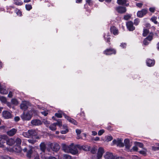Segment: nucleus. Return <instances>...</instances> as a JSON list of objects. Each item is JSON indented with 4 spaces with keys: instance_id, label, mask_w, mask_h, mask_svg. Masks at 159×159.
<instances>
[{
    "instance_id": "obj_43",
    "label": "nucleus",
    "mask_w": 159,
    "mask_h": 159,
    "mask_svg": "<svg viewBox=\"0 0 159 159\" xmlns=\"http://www.w3.org/2000/svg\"><path fill=\"white\" fill-rule=\"evenodd\" d=\"M0 139L7 141L8 139V137L5 135H0Z\"/></svg>"
},
{
    "instance_id": "obj_42",
    "label": "nucleus",
    "mask_w": 159,
    "mask_h": 159,
    "mask_svg": "<svg viewBox=\"0 0 159 159\" xmlns=\"http://www.w3.org/2000/svg\"><path fill=\"white\" fill-rule=\"evenodd\" d=\"M16 14L18 16H22V12L20 10L16 8Z\"/></svg>"
},
{
    "instance_id": "obj_18",
    "label": "nucleus",
    "mask_w": 159,
    "mask_h": 159,
    "mask_svg": "<svg viewBox=\"0 0 159 159\" xmlns=\"http://www.w3.org/2000/svg\"><path fill=\"white\" fill-rule=\"evenodd\" d=\"M31 123L32 125H40L42 124L41 121L39 119L32 120L31 121Z\"/></svg>"
},
{
    "instance_id": "obj_52",
    "label": "nucleus",
    "mask_w": 159,
    "mask_h": 159,
    "mask_svg": "<svg viewBox=\"0 0 159 159\" xmlns=\"http://www.w3.org/2000/svg\"><path fill=\"white\" fill-rule=\"evenodd\" d=\"M150 43V42L145 39L143 42V43L145 45H148Z\"/></svg>"
},
{
    "instance_id": "obj_50",
    "label": "nucleus",
    "mask_w": 159,
    "mask_h": 159,
    "mask_svg": "<svg viewBox=\"0 0 159 159\" xmlns=\"http://www.w3.org/2000/svg\"><path fill=\"white\" fill-rule=\"evenodd\" d=\"M113 139V137L111 136H108L107 138V141H110Z\"/></svg>"
},
{
    "instance_id": "obj_17",
    "label": "nucleus",
    "mask_w": 159,
    "mask_h": 159,
    "mask_svg": "<svg viewBox=\"0 0 159 159\" xmlns=\"http://www.w3.org/2000/svg\"><path fill=\"white\" fill-rule=\"evenodd\" d=\"M68 153H70L72 154L75 155L78 154V151L77 149L75 147L73 148H72L71 147Z\"/></svg>"
},
{
    "instance_id": "obj_3",
    "label": "nucleus",
    "mask_w": 159,
    "mask_h": 159,
    "mask_svg": "<svg viewBox=\"0 0 159 159\" xmlns=\"http://www.w3.org/2000/svg\"><path fill=\"white\" fill-rule=\"evenodd\" d=\"M64 114H66L61 111H58L55 114V116H53L52 119L54 120H57L56 117L58 118H61L63 116L64 117Z\"/></svg>"
},
{
    "instance_id": "obj_23",
    "label": "nucleus",
    "mask_w": 159,
    "mask_h": 159,
    "mask_svg": "<svg viewBox=\"0 0 159 159\" xmlns=\"http://www.w3.org/2000/svg\"><path fill=\"white\" fill-rule=\"evenodd\" d=\"M148 12V10L146 9H143L140 11V17H142L145 15Z\"/></svg>"
},
{
    "instance_id": "obj_16",
    "label": "nucleus",
    "mask_w": 159,
    "mask_h": 159,
    "mask_svg": "<svg viewBox=\"0 0 159 159\" xmlns=\"http://www.w3.org/2000/svg\"><path fill=\"white\" fill-rule=\"evenodd\" d=\"M155 63V61L153 60L148 59L146 60V64L147 66H152L154 65Z\"/></svg>"
},
{
    "instance_id": "obj_62",
    "label": "nucleus",
    "mask_w": 159,
    "mask_h": 159,
    "mask_svg": "<svg viewBox=\"0 0 159 159\" xmlns=\"http://www.w3.org/2000/svg\"><path fill=\"white\" fill-rule=\"evenodd\" d=\"M41 114L45 116H46L48 114V112L46 111H43L41 112Z\"/></svg>"
},
{
    "instance_id": "obj_37",
    "label": "nucleus",
    "mask_w": 159,
    "mask_h": 159,
    "mask_svg": "<svg viewBox=\"0 0 159 159\" xmlns=\"http://www.w3.org/2000/svg\"><path fill=\"white\" fill-rule=\"evenodd\" d=\"M153 36V33H151L150 35H149L146 38V39H147L150 42L152 39Z\"/></svg>"
},
{
    "instance_id": "obj_9",
    "label": "nucleus",
    "mask_w": 159,
    "mask_h": 159,
    "mask_svg": "<svg viewBox=\"0 0 159 159\" xmlns=\"http://www.w3.org/2000/svg\"><path fill=\"white\" fill-rule=\"evenodd\" d=\"M15 143H16V145H17V148H18V150L17 151V152H21V149L20 148V145L21 143V139L19 138H17L15 140Z\"/></svg>"
},
{
    "instance_id": "obj_33",
    "label": "nucleus",
    "mask_w": 159,
    "mask_h": 159,
    "mask_svg": "<svg viewBox=\"0 0 159 159\" xmlns=\"http://www.w3.org/2000/svg\"><path fill=\"white\" fill-rule=\"evenodd\" d=\"M22 135L25 137L27 138H30V135L29 133V130L27 132H23Z\"/></svg>"
},
{
    "instance_id": "obj_14",
    "label": "nucleus",
    "mask_w": 159,
    "mask_h": 159,
    "mask_svg": "<svg viewBox=\"0 0 159 159\" xmlns=\"http://www.w3.org/2000/svg\"><path fill=\"white\" fill-rule=\"evenodd\" d=\"M104 152V149L100 147L98 148V153L97 154V157L98 159H100L102 156Z\"/></svg>"
},
{
    "instance_id": "obj_32",
    "label": "nucleus",
    "mask_w": 159,
    "mask_h": 159,
    "mask_svg": "<svg viewBox=\"0 0 159 159\" xmlns=\"http://www.w3.org/2000/svg\"><path fill=\"white\" fill-rule=\"evenodd\" d=\"M117 145L119 146L120 147H123L124 146V144L122 143L121 140L120 139H119L117 140Z\"/></svg>"
},
{
    "instance_id": "obj_28",
    "label": "nucleus",
    "mask_w": 159,
    "mask_h": 159,
    "mask_svg": "<svg viewBox=\"0 0 159 159\" xmlns=\"http://www.w3.org/2000/svg\"><path fill=\"white\" fill-rule=\"evenodd\" d=\"M127 2V0H117V3L119 5H125Z\"/></svg>"
},
{
    "instance_id": "obj_51",
    "label": "nucleus",
    "mask_w": 159,
    "mask_h": 159,
    "mask_svg": "<svg viewBox=\"0 0 159 159\" xmlns=\"http://www.w3.org/2000/svg\"><path fill=\"white\" fill-rule=\"evenodd\" d=\"M104 132V130L103 129H101L98 131V134L99 135L101 136L102 135Z\"/></svg>"
},
{
    "instance_id": "obj_5",
    "label": "nucleus",
    "mask_w": 159,
    "mask_h": 159,
    "mask_svg": "<svg viewBox=\"0 0 159 159\" xmlns=\"http://www.w3.org/2000/svg\"><path fill=\"white\" fill-rule=\"evenodd\" d=\"M76 147L79 149L83 150L85 151H88L90 150V147L88 145H80L79 144H77L76 145Z\"/></svg>"
},
{
    "instance_id": "obj_24",
    "label": "nucleus",
    "mask_w": 159,
    "mask_h": 159,
    "mask_svg": "<svg viewBox=\"0 0 159 159\" xmlns=\"http://www.w3.org/2000/svg\"><path fill=\"white\" fill-rule=\"evenodd\" d=\"M106 34H104L103 37L105 41L109 45H110L111 44V38L110 37H109L110 35H107V38H106Z\"/></svg>"
},
{
    "instance_id": "obj_11",
    "label": "nucleus",
    "mask_w": 159,
    "mask_h": 159,
    "mask_svg": "<svg viewBox=\"0 0 159 159\" xmlns=\"http://www.w3.org/2000/svg\"><path fill=\"white\" fill-rule=\"evenodd\" d=\"M64 117L70 123L75 125H77V122L76 120L68 116L66 114H64Z\"/></svg>"
},
{
    "instance_id": "obj_57",
    "label": "nucleus",
    "mask_w": 159,
    "mask_h": 159,
    "mask_svg": "<svg viewBox=\"0 0 159 159\" xmlns=\"http://www.w3.org/2000/svg\"><path fill=\"white\" fill-rule=\"evenodd\" d=\"M134 24L135 25H137L139 24V19L138 18L134 20Z\"/></svg>"
},
{
    "instance_id": "obj_35",
    "label": "nucleus",
    "mask_w": 159,
    "mask_h": 159,
    "mask_svg": "<svg viewBox=\"0 0 159 159\" xmlns=\"http://www.w3.org/2000/svg\"><path fill=\"white\" fill-rule=\"evenodd\" d=\"M157 17L156 16H152L150 20L153 22L155 24H157Z\"/></svg>"
},
{
    "instance_id": "obj_39",
    "label": "nucleus",
    "mask_w": 159,
    "mask_h": 159,
    "mask_svg": "<svg viewBox=\"0 0 159 159\" xmlns=\"http://www.w3.org/2000/svg\"><path fill=\"white\" fill-rule=\"evenodd\" d=\"M0 100L2 103H5L7 101V99L6 97L3 96L0 97Z\"/></svg>"
},
{
    "instance_id": "obj_49",
    "label": "nucleus",
    "mask_w": 159,
    "mask_h": 159,
    "mask_svg": "<svg viewBox=\"0 0 159 159\" xmlns=\"http://www.w3.org/2000/svg\"><path fill=\"white\" fill-rule=\"evenodd\" d=\"M155 9L156 8L154 7H151L149 8V11L153 13L154 12Z\"/></svg>"
},
{
    "instance_id": "obj_2",
    "label": "nucleus",
    "mask_w": 159,
    "mask_h": 159,
    "mask_svg": "<svg viewBox=\"0 0 159 159\" xmlns=\"http://www.w3.org/2000/svg\"><path fill=\"white\" fill-rule=\"evenodd\" d=\"M32 117V115L31 114V113L30 112L25 113V112L21 115V117L23 120H29L31 119Z\"/></svg>"
},
{
    "instance_id": "obj_46",
    "label": "nucleus",
    "mask_w": 159,
    "mask_h": 159,
    "mask_svg": "<svg viewBox=\"0 0 159 159\" xmlns=\"http://www.w3.org/2000/svg\"><path fill=\"white\" fill-rule=\"evenodd\" d=\"M149 33V31L147 29H145L143 30V35L144 36H146Z\"/></svg>"
},
{
    "instance_id": "obj_36",
    "label": "nucleus",
    "mask_w": 159,
    "mask_h": 159,
    "mask_svg": "<svg viewBox=\"0 0 159 159\" xmlns=\"http://www.w3.org/2000/svg\"><path fill=\"white\" fill-rule=\"evenodd\" d=\"M131 15L128 14L127 15H124L123 17V19L125 20H128L131 18Z\"/></svg>"
},
{
    "instance_id": "obj_31",
    "label": "nucleus",
    "mask_w": 159,
    "mask_h": 159,
    "mask_svg": "<svg viewBox=\"0 0 159 159\" xmlns=\"http://www.w3.org/2000/svg\"><path fill=\"white\" fill-rule=\"evenodd\" d=\"M63 127L65 129L66 128V129L65 130H62L61 131V133L62 134H66L67 133L69 130L68 129H67V127L66 125H63Z\"/></svg>"
},
{
    "instance_id": "obj_38",
    "label": "nucleus",
    "mask_w": 159,
    "mask_h": 159,
    "mask_svg": "<svg viewBox=\"0 0 159 159\" xmlns=\"http://www.w3.org/2000/svg\"><path fill=\"white\" fill-rule=\"evenodd\" d=\"M25 7L26 8V9L28 11H30V10H31L32 8V5L30 4H26L25 5Z\"/></svg>"
},
{
    "instance_id": "obj_45",
    "label": "nucleus",
    "mask_w": 159,
    "mask_h": 159,
    "mask_svg": "<svg viewBox=\"0 0 159 159\" xmlns=\"http://www.w3.org/2000/svg\"><path fill=\"white\" fill-rule=\"evenodd\" d=\"M64 159H72L71 156L67 154H64L63 156Z\"/></svg>"
},
{
    "instance_id": "obj_54",
    "label": "nucleus",
    "mask_w": 159,
    "mask_h": 159,
    "mask_svg": "<svg viewBox=\"0 0 159 159\" xmlns=\"http://www.w3.org/2000/svg\"><path fill=\"white\" fill-rule=\"evenodd\" d=\"M2 159H14L8 156H5L2 157Z\"/></svg>"
},
{
    "instance_id": "obj_53",
    "label": "nucleus",
    "mask_w": 159,
    "mask_h": 159,
    "mask_svg": "<svg viewBox=\"0 0 159 159\" xmlns=\"http://www.w3.org/2000/svg\"><path fill=\"white\" fill-rule=\"evenodd\" d=\"M44 159H57L55 157L53 156H49L48 157H44Z\"/></svg>"
},
{
    "instance_id": "obj_55",
    "label": "nucleus",
    "mask_w": 159,
    "mask_h": 159,
    "mask_svg": "<svg viewBox=\"0 0 159 159\" xmlns=\"http://www.w3.org/2000/svg\"><path fill=\"white\" fill-rule=\"evenodd\" d=\"M28 141L29 143L32 144H34L36 142L35 140L31 139H29L28 140Z\"/></svg>"
},
{
    "instance_id": "obj_6",
    "label": "nucleus",
    "mask_w": 159,
    "mask_h": 159,
    "mask_svg": "<svg viewBox=\"0 0 159 159\" xmlns=\"http://www.w3.org/2000/svg\"><path fill=\"white\" fill-rule=\"evenodd\" d=\"M30 138H34L36 139H39V137L37 136L38 133L34 129L29 130Z\"/></svg>"
},
{
    "instance_id": "obj_22",
    "label": "nucleus",
    "mask_w": 159,
    "mask_h": 159,
    "mask_svg": "<svg viewBox=\"0 0 159 159\" xmlns=\"http://www.w3.org/2000/svg\"><path fill=\"white\" fill-rule=\"evenodd\" d=\"M39 147L41 150L43 152H45L46 149V146L45 143H41L40 144Z\"/></svg>"
},
{
    "instance_id": "obj_58",
    "label": "nucleus",
    "mask_w": 159,
    "mask_h": 159,
    "mask_svg": "<svg viewBox=\"0 0 159 159\" xmlns=\"http://www.w3.org/2000/svg\"><path fill=\"white\" fill-rule=\"evenodd\" d=\"M158 147H156L155 146H152V149L154 151H156L159 149V146Z\"/></svg>"
},
{
    "instance_id": "obj_27",
    "label": "nucleus",
    "mask_w": 159,
    "mask_h": 159,
    "mask_svg": "<svg viewBox=\"0 0 159 159\" xmlns=\"http://www.w3.org/2000/svg\"><path fill=\"white\" fill-rule=\"evenodd\" d=\"M57 122L56 123H54L56 126H58L60 128H61L62 126V123L61 120L58 119L56 120Z\"/></svg>"
},
{
    "instance_id": "obj_4",
    "label": "nucleus",
    "mask_w": 159,
    "mask_h": 159,
    "mask_svg": "<svg viewBox=\"0 0 159 159\" xmlns=\"http://www.w3.org/2000/svg\"><path fill=\"white\" fill-rule=\"evenodd\" d=\"M126 25L127 29L129 31H133L135 29V27L133 26V23L131 21L126 22Z\"/></svg>"
},
{
    "instance_id": "obj_48",
    "label": "nucleus",
    "mask_w": 159,
    "mask_h": 159,
    "mask_svg": "<svg viewBox=\"0 0 159 159\" xmlns=\"http://www.w3.org/2000/svg\"><path fill=\"white\" fill-rule=\"evenodd\" d=\"M127 44L125 43H121L120 46L123 48H126Z\"/></svg>"
},
{
    "instance_id": "obj_12",
    "label": "nucleus",
    "mask_w": 159,
    "mask_h": 159,
    "mask_svg": "<svg viewBox=\"0 0 159 159\" xmlns=\"http://www.w3.org/2000/svg\"><path fill=\"white\" fill-rule=\"evenodd\" d=\"M73 144L72 143L70 146H68L66 144H62V148L63 150L65 152L68 153L72 145Z\"/></svg>"
},
{
    "instance_id": "obj_7",
    "label": "nucleus",
    "mask_w": 159,
    "mask_h": 159,
    "mask_svg": "<svg viewBox=\"0 0 159 159\" xmlns=\"http://www.w3.org/2000/svg\"><path fill=\"white\" fill-rule=\"evenodd\" d=\"M50 146L52 150L55 152L58 151L60 148L59 144L57 143H51Z\"/></svg>"
},
{
    "instance_id": "obj_20",
    "label": "nucleus",
    "mask_w": 159,
    "mask_h": 159,
    "mask_svg": "<svg viewBox=\"0 0 159 159\" xmlns=\"http://www.w3.org/2000/svg\"><path fill=\"white\" fill-rule=\"evenodd\" d=\"M124 142L126 148L128 149H129L130 147L129 139H125Z\"/></svg>"
},
{
    "instance_id": "obj_61",
    "label": "nucleus",
    "mask_w": 159,
    "mask_h": 159,
    "mask_svg": "<svg viewBox=\"0 0 159 159\" xmlns=\"http://www.w3.org/2000/svg\"><path fill=\"white\" fill-rule=\"evenodd\" d=\"M5 104H6L7 105V106L10 108H11V103L8 102L7 101V102H6Z\"/></svg>"
},
{
    "instance_id": "obj_63",
    "label": "nucleus",
    "mask_w": 159,
    "mask_h": 159,
    "mask_svg": "<svg viewBox=\"0 0 159 159\" xmlns=\"http://www.w3.org/2000/svg\"><path fill=\"white\" fill-rule=\"evenodd\" d=\"M6 127L5 125H2L1 126H0V130L5 131Z\"/></svg>"
},
{
    "instance_id": "obj_34",
    "label": "nucleus",
    "mask_w": 159,
    "mask_h": 159,
    "mask_svg": "<svg viewBox=\"0 0 159 159\" xmlns=\"http://www.w3.org/2000/svg\"><path fill=\"white\" fill-rule=\"evenodd\" d=\"M20 107L23 110H27L28 108L27 105L25 103H21L20 105Z\"/></svg>"
},
{
    "instance_id": "obj_56",
    "label": "nucleus",
    "mask_w": 159,
    "mask_h": 159,
    "mask_svg": "<svg viewBox=\"0 0 159 159\" xmlns=\"http://www.w3.org/2000/svg\"><path fill=\"white\" fill-rule=\"evenodd\" d=\"M86 2L90 6H91L93 5V2L91 0H86Z\"/></svg>"
},
{
    "instance_id": "obj_10",
    "label": "nucleus",
    "mask_w": 159,
    "mask_h": 159,
    "mask_svg": "<svg viewBox=\"0 0 159 159\" xmlns=\"http://www.w3.org/2000/svg\"><path fill=\"white\" fill-rule=\"evenodd\" d=\"M17 129L15 128H12L7 132V134L9 136L11 137L16 134L17 132Z\"/></svg>"
},
{
    "instance_id": "obj_59",
    "label": "nucleus",
    "mask_w": 159,
    "mask_h": 159,
    "mask_svg": "<svg viewBox=\"0 0 159 159\" xmlns=\"http://www.w3.org/2000/svg\"><path fill=\"white\" fill-rule=\"evenodd\" d=\"M14 120L16 122H18L20 120V117L18 116H16L14 118Z\"/></svg>"
},
{
    "instance_id": "obj_21",
    "label": "nucleus",
    "mask_w": 159,
    "mask_h": 159,
    "mask_svg": "<svg viewBox=\"0 0 159 159\" xmlns=\"http://www.w3.org/2000/svg\"><path fill=\"white\" fill-rule=\"evenodd\" d=\"M6 143L9 146H12L15 143V141L14 139L12 138L7 139L6 141Z\"/></svg>"
},
{
    "instance_id": "obj_41",
    "label": "nucleus",
    "mask_w": 159,
    "mask_h": 159,
    "mask_svg": "<svg viewBox=\"0 0 159 159\" xmlns=\"http://www.w3.org/2000/svg\"><path fill=\"white\" fill-rule=\"evenodd\" d=\"M147 150L144 148L142 150H140V153L145 155L146 154Z\"/></svg>"
},
{
    "instance_id": "obj_47",
    "label": "nucleus",
    "mask_w": 159,
    "mask_h": 159,
    "mask_svg": "<svg viewBox=\"0 0 159 159\" xmlns=\"http://www.w3.org/2000/svg\"><path fill=\"white\" fill-rule=\"evenodd\" d=\"M138 150V148L135 146H134L132 149L130 150V152L133 151H137Z\"/></svg>"
},
{
    "instance_id": "obj_1",
    "label": "nucleus",
    "mask_w": 159,
    "mask_h": 159,
    "mask_svg": "<svg viewBox=\"0 0 159 159\" xmlns=\"http://www.w3.org/2000/svg\"><path fill=\"white\" fill-rule=\"evenodd\" d=\"M116 50L112 48H110L106 49L103 51V53L106 55H111L116 54Z\"/></svg>"
},
{
    "instance_id": "obj_44",
    "label": "nucleus",
    "mask_w": 159,
    "mask_h": 159,
    "mask_svg": "<svg viewBox=\"0 0 159 159\" xmlns=\"http://www.w3.org/2000/svg\"><path fill=\"white\" fill-rule=\"evenodd\" d=\"M11 103L14 105H17L18 104V102L16 99L13 98L11 100Z\"/></svg>"
},
{
    "instance_id": "obj_25",
    "label": "nucleus",
    "mask_w": 159,
    "mask_h": 159,
    "mask_svg": "<svg viewBox=\"0 0 159 159\" xmlns=\"http://www.w3.org/2000/svg\"><path fill=\"white\" fill-rule=\"evenodd\" d=\"M0 93L2 94H6L8 93V91L2 87L0 83Z\"/></svg>"
},
{
    "instance_id": "obj_8",
    "label": "nucleus",
    "mask_w": 159,
    "mask_h": 159,
    "mask_svg": "<svg viewBox=\"0 0 159 159\" xmlns=\"http://www.w3.org/2000/svg\"><path fill=\"white\" fill-rule=\"evenodd\" d=\"M2 116L5 119H11L12 117L11 114L7 111H4L2 112Z\"/></svg>"
},
{
    "instance_id": "obj_19",
    "label": "nucleus",
    "mask_w": 159,
    "mask_h": 159,
    "mask_svg": "<svg viewBox=\"0 0 159 159\" xmlns=\"http://www.w3.org/2000/svg\"><path fill=\"white\" fill-rule=\"evenodd\" d=\"M106 159H114V157L112 153L107 152L105 156Z\"/></svg>"
},
{
    "instance_id": "obj_64",
    "label": "nucleus",
    "mask_w": 159,
    "mask_h": 159,
    "mask_svg": "<svg viewBox=\"0 0 159 159\" xmlns=\"http://www.w3.org/2000/svg\"><path fill=\"white\" fill-rule=\"evenodd\" d=\"M12 96H13V95H12V92L11 91H10L8 94V97L9 98H11L12 97Z\"/></svg>"
},
{
    "instance_id": "obj_30",
    "label": "nucleus",
    "mask_w": 159,
    "mask_h": 159,
    "mask_svg": "<svg viewBox=\"0 0 159 159\" xmlns=\"http://www.w3.org/2000/svg\"><path fill=\"white\" fill-rule=\"evenodd\" d=\"M50 130L52 131L55 130L57 129L56 126L54 123L51 124L49 127Z\"/></svg>"
},
{
    "instance_id": "obj_15",
    "label": "nucleus",
    "mask_w": 159,
    "mask_h": 159,
    "mask_svg": "<svg viewBox=\"0 0 159 159\" xmlns=\"http://www.w3.org/2000/svg\"><path fill=\"white\" fill-rule=\"evenodd\" d=\"M110 31L112 33L115 35H117L119 34L118 30L114 26L111 27Z\"/></svg>"
},
{
    "instance_id": "obj_60",
    "label": "nucleus",
    "mask_w": 159,
    "mask_h": 159,
    "mask_svg": "<svg viewBox=\"0 0 159 159\" xmlns=\"http://www.w3.org/2000/svg\"><path fill=\"white\" fill-rule=\"evenodd\" d=\"M18 148H17V145H16V146H15L13 148V150L16 152H17V151H18Z\"/></svg>"
},
{
    "instance_id": "obj_13",
    "label": "nucleus",
    "mask_w": 159,
    "mask_h": 159,
    "mask_svg": "<svg viewBox=\"0 0 159 159\" xmlns=\"http://www.w3.org/2000/svg\"><path fill=\"white\" fill-rule=\"evenodd\" d=\"M116 11L120 14L124 13L126 11L125 7L122 6H118L116 8Z\"/></svg>"
},
{
    "instance_id": "obj_29",
    "label": "nucleus",
    "mask_w": 159,
    "mask_h": 159,
    "mask_svg": "<svg viewBox=\"0 0 159 159\" xmlns=\"http://www.w3.org/2000/svg\"><path fill=\"white\" fill-rule=\"evenodd\" d=\"M33 153V150L32 149H30L27 152L26 156L29 158L31 157V155Z\"/></svg>"
},
{
    "instance_id": "obj_40",
    "label": "nucleus",
    "mask_w": 159,
    "mask_h": 159,
    "mask_svg": "<svg viewBox=\"0 0 159 159\" xmlns=\"http://www.w3.org/2000/svg\"><path fill=\"white\" fill-rule=\"evenodd\" d=\"M14 8L15 7L13 6H10L9 7H7V12H8L9 13L12 14L13 13V11H11V8L14 9Z\"/></svg>"
},
{
    "instance_id": "obj_26",
    "label": "nucleus",
    "mask_w": 159,
    "mask_h": 159,
    "mask_svg": "<svg viewBox=\"0 0 159 159\" xmlns=\"http://www.w3.org/2000/svg\"><path fill=\"white\" fill-rule=\"evenodd\" d=\"M14 3L18 6H21L23 5V2L21 0H13Z\"/></svg>"
}]
</instances>
